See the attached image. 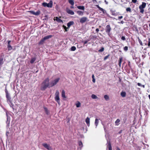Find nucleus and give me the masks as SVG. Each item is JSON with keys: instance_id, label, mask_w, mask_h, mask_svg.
<instances>
[{"instance_id": "nucleus-51", "label": "nucleus", "mask_w": 150, "mask_h": 150, "mask_svg": "<svg viewBox=\"0 0 150 150\" xmlns=\"http://www.w3.org/2000/svg\"><path fill=\"white\" fill-rule=\"evenodd\" d=\"M64 29H65L66 31H67V27H66L64 26Z\"/></svg>"}, {"instance_id": "nucleus-62", "label": "nucleus", "mask_w": 150, "mask_h": 150, "mask_svg": "<svg viewBox=\"0 0 150 150\" xmlns=\"http://www.w3.org/2000/svg\"><path fill=\"white\" fill-rule=\"evenodd\" d=\"M8 117H7V120H8Z\"/></svg>"}, {"instance_id": "nucleus-35", "label": "nucleus", "mask_w": 150, "mask_h": 150, "mask_svg": "<svg viewBox=\"0 0 150 150\" xmlns=\"http://www.w3.org/2000/svg\"><path fill=\"white\" fill-rule=\"evenodd\" d=\"M76 50V47L75 46H72L71 48V50L72 51H74Z\"/></svg>"}, {"instance_id": "nucleus-57", "label": "nucleus", "mask_w": 150, "mask_h": 150, "mask_svg": "<svg viewBox=\"0 0 150 150\" xmlns=\"http://www.w3.org/2000/svg\"><path fill=\"white\" fill-rule=\"evenodd\" d=\"M141 86H142L143 88H144V85H141Z\"/></svg>"}, {"instance_id": "nucleus-60", "label": "nucleus", "mask_w": 150, "mask_h": 150, "mask_svg": "<svg viewBox=\"0 0 150 150\" xmlns=\"http://www.w3.org/2000/svg\"><path fill=\"white\" fill-rule=\"evenodd\" d=\"M149 27L150 28V23L149 24Z\"/></svg>"}, {"instance_id": "nucleus-7", "label": "nucleus", "mask_w": 150, "mask_h": 150, "mask_svg": "<svg viewBox=\"0 0 150 150\" xmlns=\"http://www.w3.org/2000/svg\"><path fill=\"white\" fill-rule=\"evenodd\" d=\"M42 145L45 148L47 149L48 150H52V149L51 147H50L49 144H48L46 143H43L42 144Z\"/></svg>"}, {"instance_id": "nucleus-25", "label": "nucleus", "mask_w": 150, "mask_h": 150, "mask_svg": "<svg viewBox=\"0 0 150 150\" xmlns=\"http://www.w3.org/2000/svg\"><path fill=\"white\" fill-rule=\"evenodd\" d=\"M69 2L72 6L74 5V3L73 0H69Z\"/></svg>"}, {"instance_id": "nucleus-34", "label": "nucleus", "mask_w": 150, "mask_h": 150, "mask_svg": "<svg viewBox=\"0 0 150 150\" xmlns=\"http://www.w3.org/2000/svg\"><path fill=\"white\" fill-rule=\"evenodd\" d=\"M78 144L79 146L81 147V148L83 146V144L82 142L81 141H79L78 142Z\"/></svg>"}, {"instance_id": "nucleus-1", "label": "nucleus", "mask_w": 150, "mask_h": 150, "mask_svg": "<svg viewBox=\"0 0 150 150\" xmlns=\"http://www.w3.org/2000/svg\"><path fill=\"white\" fill-rule=\"evenodd\" d=\"M47 87H51L50 84L49 82V79L48 78H46L42 83L40 88L42 90L44 91Z\"/></svg>"}, {"instance_id": "nucleus-47", "label": "nucleus", "mask_w": 150, "mask_h": 150, "mask_svg": "<svg viewBox=\"0 0 150 150\" xmlns=\"http://www.w3.org/2000/svg\"><path fill=\"white\" fill-rule=\"evenodd\" d=\"M92 81L94 83L95 82L96 80L95 78H93V79Z\"/></svg>"}, {"instance_id": "nucleus-15", "label": "nucleus", "mask_w": 150, "mask_h": 150, "mask_svg": "<svg viewBox=\"0 0 150 150\" xmlns=\"http://www.w3.org/2000/svg\"><path fill=\"white\" fill-rule=\"evenodd\" d=\"M99 119H95V124L96 126V128H97V126H98L99 122Z\"/></svg>"}, {"instance_id": "nucleus-27", "label": "nucleus", "mask_w": 150, "mask_h": 150, "mask_svg": "<svg viewBox=\"0 0 150 150\" xmlns=\"http://www.w3.org/2000/svg\"><path fill=\"white\" fill-rule=\"evenodd\" d=\"M36 59L35 58H32L30 61V63L31 64L33 63L35 61Z\"/></svg>"}, {"instance_id": "nucleus-4", "label": "nucleus", "mask_w": 150, "mask_h": 150, "mask_svg": "<svg viewBox=\"0 0 150 150\" xmlns=\"http://www.w3.org/2000/svg\"><path fill=\"white\" fill-rule=\"evenodd\" d=\"M52 37V35H49L45 36L43 38H42L39 42V44H42L44 41L47 39L51 38Z\"/></svg>"}, {"instance_id": "nucleus-52", "label": "nucleus", "mask_w": 150, "mask_h": 150, "mask_svg": "<svg viewBox=\"0 0 150 150\" xmlns=\"http://www.w3.org/2000/svg\"><path fill=\"white\" fill-rule=\"evenodd\" d=\"M104 1L106 4H108V2L106 0H105Z\"/></svg>"}, {"instance_id": "nucleus-41", "label": "nucleus", "mask_w": 150, "mask_h": 150, "mask_svg": "<svg viewBox=\"0 0 150 150\" xmlns=\"http://www.w3.org/2000/svg\"><path fill=\"white\" fill-rule=\"evenodd\" d=\"M137 1V0H132V2L134 3H136Z\"/></svg>"}, {"instance_id": "nucleus-45", "label": "nucleus", "mask_w": 150, "mask_h": 150, "mask_svg": "<svg viewBox=\"0 0 150 150\" xmlns=\"http://www.w3.org/2000/svg\"><path fill=\"white\" fill-rule=\"evenodd\" d=\"M89 40H86V41H85L84 42H83V43H84V44H86L88 42Z\"/></svg>"}, {"instance_id": "nucleus-29", "label": "nucleus", "mask_w": 150, "mask_h": 150, "mask_svg": "<svg viewBox=\"0 0 150 150\" xmlns=\"http://www.w3.org/2000/svg\"><path fill=\"white\" fill-rule=\"evenodd\" d=\"M40 12L39 10H38L36 12H35V16H38L40 14Z\"/></svg>"}, {"instance_id": "nucleus-18", "label": "nucleus", "mask_w": 150, "mask_h": 150, "mask_svg": "<svg viewBox=\"0 0 150 150\" xmlns=\"http://www.w3.org/2000/svg\"><path fill=\"white\" fill-rule=\"evenodd\" d=\"M120 95L122 97H125L126 96V93L125 91H122Z\"/></svg>"}, {"instance_id": "nucleus-49", "label": "nucleus", "mask_w": 150, "mask_h": 150, "mask_svg": "<svg viewBox=\"0 0 150 150\" xmlns=\"http://www.w3.org/2000/svg\"><path fill=\"white\" fill-rule=\"evenodd\" d=\"M137 85L138 86H141V83H137Z\"/></svg>"}, {"instance_id": "nucleus-50", "label": "nucleus", "mask_w": 150, "mask_h": 150, "mask_svg": "<svg viewBox=\"0 0 150 150\" xmlns=\"http://www.w3.org/2000/svg\"><path fill=\"white\" fill-rule=\"evenodd\" d=\"M99 31V30L98 28H96V31L97 32H98Z\"/></svg>"}, {"instance_id": "nucleus-8", "label": "nucleus", "mask_w": 150, "mask_h": 150, "mask_svg": "<svg viewBox=\"0 0 150 150\" xmlns=\"http://www.w3.org/2000/svg\"><path fill=\"white\" fill-rule=\"evenodd\" d=\"M111 30V28L110 25H108L106 26L105 30L106 32L108 34L110 32Z\"/></svg>"}, {"instance_id": "nucleus-36", "label": "nucleus", "mask_w": 150, "mask_h": 150, "mask_svg": "<svg viewBox=\"0 0 150 150\" xmlns=\"http://www.w3.org/2000/svg\"><path fill=\"white\" fill-rule=\"evenodd\" d=\"M28 12L30 13L33 14L34 15H35V12L33 11H28Z\"/></svg>"}, {"instance_id": "nucleus-10", "label": "nucleus", "mask_w": 150, "mask_h": 150, "mask_svg": "<svg viewBox=\"0 0 150 150\" xmlns=\"http://www.w3.org/2000/svg\"><path fill=\"white\" fill-rule=\"evenodd\" d=\"M67 12L68 13L71 15H74V12L72 11L69 9H67Z\"/></svg>"}, {"instance_id": "nucleus-12", "label": "nucleus", "mask_w": 150, "mask_h": 150, "mask_svg": "<svg viewBox=\"0 0 150 150\" xmlns=\"http://www.w3.org/2000/svg\"><path fill=\"white\" fill-rule=\"evenodd\" d=\"M87 19L86 17H83L80 19V22L82 23H84L86 21Z\"/></svg>"}, {"instance_id": "nucleus-17", "label": "nucleus", "mask_w": 150, "mask_h": 150, "mask_svg": "<svg viewBox=\"0 0 150 150\" xmlns=\"http://www.w3.org/2000/svg\"><path fill=\"white\" fill-rule=\"evenodd\" d=\"M96 6L101 11L103 12V13H104L105 10H104V9L100 7L98 5H96Z\"/></svg>"}, {"instance_id": "nucleus-40", "label": "nucleus", "mask_w": 150, "mask_h": 150, "mask_svg": "<svg viewBox=\"0 0 150 150\" xmlns=\"http://www.w3.org/2000/svg\"><path fill=\"white\" fill-rule=\"evenodd\" d=\"M121 39L123 40H125L126 39L124 36H122L121 37Z\"/></svg>"}, {"instance_id": "nucleus-19", "label": "nucleus", "mask_w": 150, "mask_h": 150, "mask_svg": "<svg viewBox=\"0 0 150 150\" xmlns=\"http://www.w3.org/2000/svg\"><path fill=\"white\" fill-rule=\"evenodd\" d=\"M77 8L79 9L83 10V11L85 9V7L83 6H77Z\"/></svg>"}, {"instance_id": "nucleus-54", "label": "nucleus", "mask_w": 150, "mask_h": 150, "mask_svg": "<svg viewBox=\"0 0 150 150\" xmlns=\"http://www.w3.org/2000/svg\"><path fill=\"white\" fill-rule=\"evenodd\" d=\"M117 150H121L118 147H117Z\"/></svg>"}, {"instance_id": "nucleus-44", "label": "nucleus", "mask_w": 150, "mask_h": 150, "mask_svg": "<svg viewBox=\"0 0 150 150\" xmlns=\"http://www.w3.org/2000/svg\"><path fill=\"white\" fill-rule=\"evenodd\" d=\"M123 18V16H119L118 17V19H120Z\"/></svg>"}, {"instance_id": "nucleus-58", "label": "nucleus", "mask_w": 150, "mask_h": 150, "mask_svg": "<svg viewBox=\"0 0 150 150\" xmlns=\"http://www.w3.org/2000/svg\"><path fill=\"white\" fill-rule=\"evenodd\" d=\"M149 99L150 100V95H149Z\"/></svg>"}, {"instance_id": "nucleus-6", "label": "nucleus", "mask_w": 150, "mask_h": 150, "mask_svg": "<svg viewBox=\"0 0 150 150\" xmlns=\"http://www.w3.org/2000/svg\"><path fill=\"white\" fill-rule=\"evenodd\" d=\"M42 5L44 7H52V1H50L49 3L47 4L46 3L44 2L42 4Z\"/></svg>"}, {"instance_id": "nucleus-31", "label": "nucleus", "mask_w": 150, "mask_h": 150, "mask_svg": "<svg viewBox=\"0 0 150 150\" xmlns=\"http://www.w3.org/2000/svg\"><path fill=\"white\" fill-rule=\"evenodd\" d=\"M59 92L58 90H57L55 94V96H59Z\"/></svg>"}, {"instance_id": "nucleus-16", "label": "nucleus", "mask_w": 150, "mask_h": 150, "mask_svg": "<svg viewBox=\"0 0 150 150\" xmlns=\"http://www.w3.org/2000/svg\"><path fill=\"white\" fill-rule=\"evenodd\" d=\"M74 23L73 21H71L68 23L67 24V26L68 28H69L71 25H73Z\"/></svg>"}, {"instance_id": "nucleus-39", "label": "nucleus", "mask_w": 150, "mask_h": 150, "mask_svg": "<svg viewBox=\"0 0 150 150\" xmlns=\"http://www.w3.org/2000/svg\"><path fill=\"white\" fill-rule=\"evenodd\" d=\"M128 47L127 46H125L124 47V50L125 51H127L128 50Z\"/></svg>"}, {"instance_id": "nucleus-22", "label": "nucleus", "mask_w": 150, "mask_h": 150, "mask_svg": "<svg viewBox=\"0 0 150 150\" xmlns=\"http://www.w3.org/2000/svg\"><path fill=\"white\" fill-rule=\"evenodd\" d=\"M77 13H78V14L79 15L83 16V12L81 11H77Z\"/></svg>"}, {"instance_id": "nucleus-55", "label": "nucleus", "mask_w": 150, "mask_h": 150, "mask_svg": "<svg viewBox=\"0 0 150 150\" xmlns=\"http://www.w3.org/2000/svg\"><path fill=\"white\" fill-rule=\"evenodd\" d=\"M73 6H71V7H70V8H74V7Z\"/></svg>"}, {"instance_id": "nucleus-53", "label": "nucleus", "mask_w": 150, "mask_h": 150, "mask_svg": "<svg viewBox=\"0 0 150 150\" xmlns=\"http://www.w3.org/2000/svg\"><path fill=\"white\" fill-rule=\"evenodd\" d=\"M92 77L93 79V78H94V76L93 74L92 75Z\"/></svg>"}, {"instance_id": "nucleus-21", "label": "nucleus", "mask_w": 150, "mask_h": 150, "mask_svg": "<svg viewBox=\"0 0 150 150\" xmlns=\"http://www.w3.org/2000/svg\"><path fill=\"white\" fill-rule=\"evenodd\" d=\"M122 60V57H120L119 58L118 65L120 67H121V62Z\"/></svg>"}, {"instance_id": "nucleus-9", "label": "nucleus", "mask_w": 150, "mask_h": 150, "mask_svg": "<svg viewBox=\"0 0 150 150\" xmlns=\"http://www.w3.org/2000/svg\"><path fill=\"white\" fill-rule=\"evenodd\" d=\"M11 41L9 40L8 41V46H7V47L8 49V50H11L12 49V46L10 45V43L11 42Z\"/></svg>"}, {"instance_id": "nucleus-30", "label": "nucleus", "mask_w": 150, "mask_h": 150, "mask_svg": "<svg viewBox=\"0 0 150 150\" xmlns=\"http://www.w3.org/2000/svg\"><path fill=\"white\" fill-rule=\"evenodd\" d=\"M81 103L79 102H78V103L76 104V107L77 108L81 106Z\"/></svg>"}, {"instance_id": "nucleus-43", "label": "nucleus", "mask_w": 150, "mask_h": 150, "mask_svg": "<svg viewBox=\"0 0 150 150\" xmlns=\"http://www.w3.org/2000/svg\"><path fill=\"white\" fill-rule=\"evenodd\" d=\"M109 55H108V56H107L105 57L104 58V60H106L108 57Z\"/></svg>"}, {"instance_id": "nucleus-37", "label": "nucleus", "mask_w": 150, "mask_h": 150, "mask_svg": "<svg viewBox=\"0 0 150 150\" xmlns=\"http://www.w3.org/2000/svg\"><path fill=\"white\" fill-rule=\"evenodd\" d=\"M138 41L140 43V45L142 46L143 45V44L142 41L139 38H138Z\"/></svg>"}, {"instance_id": "nucleus-13", "label": "nucleus", "mask_w": 150, "mask_h": 150, "mask_svg": "<svg viewBox=\"0 0 150 150\" xmlns=\"http://www.w3.org/2000/svg\"><path fill=\"white\" fill-rule=\"evenodd\" d=\"M90 118L88 117H87L86 119V122L88 126L90 125Z\"/></svg>"}, {"instance_id": "nucleus-32", "label": "nucleus", "mask_w": 150, "mask_h": 150, "mask_svg": "<svg viewBox=\"0 0 150 150\" xmlns=\"http://www.w3.org/2000/svg\"><path fill=\"white\" fill-rule=\"evenodd\" d=\"M126 11L127 12H129L130 13L132 12L131 8L130 7L127 8L126 9Z\"/></svg>"}, {"instance_id": "nucleus-38", "label": "nucleus", "mask_w": 150, "mask_h": 150, "mask_svg": "<svg viewBox=\"0 0 150 150\" xmlns=\"http://www.w3.org/2000/svg\"><path fill=\"white\" fill-rule=\"evenodd\" d=\"M104 50V48L103 47H102L101 49L99 50H98V51L100 52H103Z\"/></svg>"}, {"instance_id": "nucleus-24", "label": "nucleus", "mask_w": 150, "mask_h": 150, "mask_svg": "<svg viewBox=\"0 0 150 150\" xmlns=\"http://www.w3.org/2000/svg\"><path fill=\"white\" fill-rule=\"evenodd\" d=\"M44 109L45 110V112L46 113L47 115H48L49 114V111L48 110L47 108L45 107H44Z\"/></svg>"}, {"instance_id": "nucleus-3", "label": "nucleus", "mask_w": 150, "mask_h": 150, "mask_svg": "<svg viewBox=\"0 0 150 150\" xmlns=\"http://www.w3.org/2000/svg\"><path fill=\"white\" fill-rule=\"evenodd\" d=\"M146 3L143 2H142V4L140 5L139 6V8L140 10V12L142 13H143L144 12V8H145L146 6Z\"/></svg>"}, {"instance_id": "nucleus-2", "label": "nucleus", "mask_w": 150, "mask_h": 150, "mask_svg": "<svg viewBox=\"0 0 150 150\" xmlns=\"http://www.w3.org/2000/svg\"><path fill=\"white\" fill-rule=\"evenodd\" d=\"M6 97L7 99V103L9 104L10 107L14 109V108H13V104L12 103V100L11 99V98L9 94L6 95Z\"/></svg>"}, {"instance_id": "nucleus-61", "label": "nucleus", "mask_w": 150, "mask_h": 150, "mask_svg": "<svg viewBox=\"0 0 150 150\" xmlns=\"http://www.w3.org/2000/svg\"><path fill=\"white\" fill-rule=\"evenodd\" d=\"M149 40H150V38H149Z\"/></svg>"}, {"instance_id": "nucleus-42", "label": "nucleus", "mask_w": 150, "mask_h": 150, "mask_svg": "<svg viewBox=\"0 0 150 150\" xmlns=\"http://www.w3.org/2000/svg\"><path fill=\"white\" fill-rule=\"evenodd\" d=\"M5 92L6 93V95H7L9 94L8 92V91H7V90L6 89H5Z\"/></svg>"}, {"instance_id": "nucleus-14", "label": "nucleus", "mask_w": 150, "mask_h": 150, "mask_svg": "<svg viewBox=\"0 0 150 150\" xmlns=\"http://www.w3.org/2000/svg\"><path fill=\"white\" fill-rule=\"evenodd\" d=\"M55 100L57 102L59 105H60L59 98V96H55Z\"/></svg>"}, {"instance_id": "nucleus-28", "label": "nucleus", "mask_w": 150, "mask_h": 150, "mask_svg": "<svg viewBox=\"0 0 150 150\" xmlns=\"http://www.w3.org/2000/svg\"><path fill=\"white\" fill-rule=\"evenodd\" d=\"M3 59L2 58H0V66L2 65L4 63Z\"/></svg>"}, {"instance_id": "nucleus-5", "label": "nucleus", "mask_w": 150, "mask_h": 150, "mask_svg": "<svg viewBox=\"0 0 150 150\" xmlns=\"http://www.w3.org/2000/svg\"><path fill=\"white\" fill-rule=\"evenodd\" d=\"M59 78H58L52 81L50 83V86H51V87L56 85L59 82Z\"/></svg>"}, {"instance_id": "nucleus-48", "label": "nucleus", "mask_w": 150, "mask_h": 150, "mask_svg": "<svg viewBox=\"0 0 150 150\" xmlns=\"http://www.w3.org/2000/svg\"><path fill=\"white\" fill-rule=\"evenodd\" d=\"M118 23H119L123 24L124 23V22L123 21H121L120 22H118Z\"/></svg>"}, {"instance_id": "nucleus-26", "label": "nucleus", "mask_w": 150, "mask_h": 150, "mask_svg": "<svg viewBox=\"0 0 150 150\" xmlns=\"http://www.w3.org/2000/svg\"><path fill=\"white\" fill-rule=\"evenodd\" d=\"M91 97L93 99H96L98 98L97 97L95 94H92L91 96Z\"/></svg>"}, {"instance_id": "nucleus-33", "label": "nucleus", "mask_w": 150, "mask_h": 150, "mask_svg": "<svg viewBox=\"0 0 150 150\" xmlns=\"http://www.w3.org/2000/svg\"><path fill=\"white\" fill-rule=\"evenodd\" d=\"M104 98L106 100H108L109 99V97L107 95H105Z\"/></svg>"}, {"instance_id": "nucleus-23", "label": "nucleus", "mask_w": 150, "mask_h": 150, "mask_svg": "<svg viewBox=\"0 0 150 150\" xmlns=\"http://www.w3.org/2000/svg\"><path fill=\"white\" fill-rule=\"evenodd\" d=\"M120 122V120L119 119H117L115 121V123L116 125H118L119 124V122Z\"/></svg>"}, {"instance_id": "nucleus-11", "label": "nucleus", "mask_w": 150, "mask_h": 150, "mask_svg": "<svg viewBox=\"0 0 150 150\" xmlns=\"http://www.w3.org/2000/svg\"><path fill=\"white\" fill-rule=\"evenodd\" d=\"M54 21H56L57 22L59 23H63L62 21L57 17L54 18Z\"/></svg>"}, {"instance_id": "nucleus-46", "label": "nucleus", "mask_w": 150, "mask_h": 150, "mask_svg": "<svg viewBox=\"0 0 150 150\" xmlns=\"http://www.w3.org/2000/svg\"><path fill=\"white\" fill-rule=\"evenodd\" d=\"M148 46H150V40H149L148 44Z\"/></svg>"}, {"instance_id": "nucleus-20", "label": "nucleus", "mask_w": 150, "mask_h": 150, "mask_svg": "<svg viewBox=\"0 0 150 150\" xmlns=\"http://www.w3.org/2000/svg\"><path fill=\"white\" fill-rule=\"evenodd\" d=\"M62 96L63 98H66V96L65 95V92L64 90H62Z\"/></svg>"}, {"instance_id": "nucleus-56", "label": "nucleus", "mask_w": 150, "mask_h": 150, "mask_svg": "<svg viewBox=\"0 0 150 150\" xmlns=\"http://www.w3.org/2000/svg\"><path fill=\"white\" fill-rule=\"evenodd\" d=\"M104 130L105 131V132H106L105 129V127L104 126Z\"/></svg>"}, {"instance_id": "nucleus-59", "label": "nucleus", "mask_w": 150, "mask_h": 150, "mask_svg": "<svg viewBox=\"0 0 150 150\" xmlns=\"http://www.w3.org/2000/svg\"><path fill=\"white\" fill-rule=\"evenodd\" d=\"M93 2H94V1L96 2V0H93Z\"/></svg>"}]
</instances>
